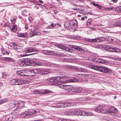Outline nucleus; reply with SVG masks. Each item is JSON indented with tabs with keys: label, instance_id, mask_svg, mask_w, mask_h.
I'll use <instances>...</instances> for the list:
<instances>
[{
	"label": "nucleus",
	"instance_id": "nucleus-1",
	"mask_svg": "<svg viewBox=\"0 0 121 121\" xmlns=\"http://www.w3.org/2000/svg\"><path fill=\"white\" fill-rule=\"evenodd\" d=\"M67 78L66 76H61L58 77H54L53 78V81L52 83L50 84L51 85H57L58 86V85L59 84H62V82H60V80L61 79H65Z\"/></svg>",
	"mask_w": 121,
	"mask_h": 121
},
{
	"label": "nucleus",
	"instance_id": "nucleus-2",
	"mask_svg": "<svg viewBox=\"0 0 121 121\" xmlns=\"http://www.w3.org/2000/svg\"><path fill=\"white\" fill-rule=\"evenodd\" d=\"M34 60L30 59H27L25 60H22L20 65L22 66H25L26 65L33 66L34 65Z\"/></svg>",
	"mask_w": 121,
	"mask_h": 121
},
{
	"label": "nucleus",
	"instance_id": "nucleus-3",
	"mask_svg": "<svg viewBox=\"0 0 121 121\" xmlns=\"http://www.w3.org/2000/svg\"><path fill=\"white\" fill-rule=\"evenodd\" d=\"M27 81L25 80L22 79H13L10 81L12 85H20L27 83Z\"/></svg>",
	"mask_w": 121,
	"mask_h": 121
},
{
	"label": "nucleus",
	"instance_id": "nucleus-4",
	"mask_svg": "<svg viewBox=\"0 0 121 121\" xmlns=\"http://www.w3.org/2000/svg\"><path fill=\"white\" fill-rule=\"evenodd\" d=\"M105 48L107 51L110 52H120L121 51V50L115 47H112V45H106Z\"/></svg>",
	"mask_w": 121,
	"mask_h": 121
},
{
	"label": "nucleus",
	"instance_id": "nucleus-5",
	"mask_svg": "<svg viewBox=\"0 0 121 121\" xmlns=\"http://www.w3.org/2000/svg\"><path fill=\"white\" fill-rule=\"evenodd\" d=\"M105 40V38L103 37H98L96 38L90 39L88 38H86L84 40L91 42H99L103 41Z\"/></svg>",
	"mask_w": 121,
	"mask_h": 121
},
{
	"label": "nucleus",
	"instance_id": "nucleus-6",
	"mask_svg": "<svg viewBox=\"0 0 121 121\" xmlns=\"http://www.w3.org/2000/svg\"><path fill=\"white\" fill-rule=\"evenodd\" d=\"M58 87L65 89L68 92L72 91L73 86L69 85H65L63 84H59L58 85Z\"/></svg>",
	"mask_w": 121,
	"mask_h": 121
},
{
	"label": "nucleus",
	"instance_id": "nucleus-7",
	"mask_svg": "<svg viewBox=\"0 0 121 121\" xmlns=\"http://www.w3.org/2000/svg\"><path fill=\"white\" fill-rule=\"evenodd\" d=\"M95 111L98 112L104 113H108V110L102 106H99L96 109Z\"/></svg>",
	"mask_w": 121,
	"mask_h": 121
},
{
	"label": "nucleus",
	"instance_id": "nucleus-8",
	"mask_svg": "<svg viewBox=\"0 0 121 121\" xmlns=\"http://www.w3.org/2000/svg\"><path fill=\"white\" fill-rule=\"evenodd\" d=\"M23 51L24 52L27 53L36 51L37 49L35 48L29 47L25 48L23 50Z\"/></svg>",
	"mask_w": 121,
	"mask_h": 121
},
{
	"label": "nucleus",
	"instance_id": "nucleus-9",
	"mask_svg": "<svg viewBox=\"0 0 121 121\" xmlns=\"http://www.w3.org/2000/svg\"><path fill=\"white\" fill-rule=\"evenodd\" d=\"M17 74L21 76H26L28 75L27 71L23 70H18L17 71Z\"/></svg>",
	"mask_w": 121,
	"mask_h": 121
},
{
	"label": "nucleus",
	"instance_id": "nucleus-10",
	"mask_svg": "<svg viewBox=\"0 0 121 121\" xmlns=\"http://www.w3.org/2000/svg\"><path fill=\"white\" fill-rule=\"evenodd\" d=\"M99 71L105 73H110L111 72L110 70L106 67H100L99 68Z\"/></svg>",
	"mask_w": 121,
	"mask_h": 121
},
{
	"label": "nucleus",
	"instance_id": "nucleus-11",
	"mask_svg": "<svg viewBox=\"0 0 121 121\" xmlns=\"http://www.w3.org/2000/svg\"><path fill=\"white\" fill-rule=\"evenodd\" d=\"M9 45L10 47L14 49H21L22 48V47L21 46H19L13 42L10 43Z\"/></svg>",
	"mask_w": 121,
	"mask_h": 121
},
{
	"label": "nucleus",
	"instance_id": "nucleus-12",
	"mask_svg": "<svg viewBox=\"0 0 121 121\" xmlns=\"http://www.w3.org/2000/svg\"><path fill=\"white\" fill-rule=\"evenodd\" d=\"M72 90V93H78L80 92L82 90V88L81 87H73Z\"/></svg>",
	"mask_w": 121,
	"mask_h": 121
},
{
	"label": "nucleus",
	"instance_id": "nucleus-13",
	"mask_svg": "<svg viewBox=\"0 0 121 121\" xmlns=\"http://www.w3.org/2000/svg\"><path fill=\"white\" fill-rule=\"evenodd\" d=\"M41 34V33L40 32L37 30L35 31V30L34 29L33 30V31H32L31 32V33L30 34V36L31 37H32L36 35H40Z\"/></svg>",
	"mask_w": 121,
	"mask_h": 121
},
{
	"label": "nucleus",
	"instance_id": "nucleus-14",
	"mask_svg": "<svg viewBox=\"0 0 121 121\" xmlns=\"http://www.w3.org/2000/svg\"><path fill=\"white\" fill-rule=\"evenodd\" d=\"M55 46L58 48L64 50L66 51H69V48L66 47L63 45L56 44H55Z\"/></svg>",
	"mask_w": 121,
	"mask_h": 121
},
{
	"label": "nucleus",
	"instance_id": "nucleus-15",
	"mask_svg": "<svg viewBox=\"0 0 121 121\" xmlns=\"http://www.w3.org/2000/svg\"><path fill=\"white\" fill-rule=\"evenodd\" d=\"M71 21V23L72 26V28H75L78 27V23L77 21L75 19Z\"/></svg>",
	"mask_w": 121,
	"mask_h": 121
},
{
	"label": "nucleus",
	"instance_id": "nucleus-16",
	"mask_svg": "<svg viewBox=\"0 0 121 121\" xmlns=\"http://www.w3.org/2000/svg\"><path fill=\"white\" fill-rule=\"evenodd\" d=\"M117 112V109L114 107H112L109 108V110H108V113H114Z\"/></svg>",
	"mask_w": 121,
	"mask_h": 121
},
{
	"label": "nucleus",
	"instance_id": "nucleus-17",
	"mask_svg": "<svg viewBox=\"0 0 121 121\" xmlns=\"http://www.w3.org/2000/svg\"><path fill=\"white\" fill-rule=\"evenodd\" d=\"M89 68L94 70L99 71V68L100 67L97 66L93 64H90L89 65Z\"/></svg>",
	"mask_w": 121,
	"mask_h": 121
},
{
	"label": "nucleus",
	"instance_id": "nucleus-18",
	"mask_svg": "<svg viewBox=\"0 0 121 121\" xmlns=\"http://www.w3.org/2000/svg\"><path fill=\"white\" fill-rule=\"evenodd\" d=\"M71 24V21H67L65 23L64 25L65 27H66L67 28H71L72 26Z\"/></svg>",
	"mask_w": 121,
	"mask_h": 121
},
{
	"label": "nucleus",
	"instance_id": "nucleus-19",
	"mask_svg": "<svg viewBox=\"0 0 121 121\" xmlns=\"http://www.w3.org/2000/svg\"><path fill=\"white\" fill-rule=\"evenodd\" d=\"M113 25L115 26H119L121 27V20L117 21L114 22Z\"/></svg>",
	"mask_w": 121,
	"mask_h": 121
},
{
	"label": "nucleus",
	"instance_id": "nucleus-20",
	"mask_svg": "<svg viewBox=\"0 0 121 121\" xmlns=\"http://www.w3.org/2000/svg\"><path fill=\"white\" fill-rule=\"evenodd\" d=\"M75 70L78 71H80L82 72H87V70L86 69L80 67L78 68L76 67Z\"/></svg>",
	"mask_w": 121,
	"mask_h": 121
},
{
	"label": "nucleus",
	"instance_id": "nucleus-21",
	"mask_svg": "<svg viewBox=\"0 0 121 121\" xmlns=\"http://www.w3.org/2000/svg\"><path fill=\"white\" fill-rule=\"evenodd\" d=\"M43 53L46 54L48 55H53L54 54V52L51 51H48L47 50H44L43 52Z\"/></svg>",
	"mask_w": 121,
	"mask_h": 121
},
{
	"label": "nucleus",
	"instance_id": "nucleus-22",
	"mask_svg": "<svg viewBox=\"0 0 121 121\" xmlns=\"http://www.w3.org/2000/svg\"><path fill=\"white\" fill-rule=\"evenodd\" d=\"M39 111V110L38 109H34L32 110V112H30V113H29V115H31L34 114H35L38 112Z\"/></svg>",
	"mask_w": 121,
	"mask_h": 121
},
{
	"label": "nucleus",
	"instance_id": "nucleus-23",
	"mask_svg": "<svg viewBox=\"0 0 121 121\" xmlns=\"http://www.w3.org/2000/svg\"><path fill=\"white\" fill-rule=\"evenodd\" d=\"M90 99L87 98H80L79 99H77V101L79 102V101H87L89 100Z\"/></svg>",
	"mask_w": 121,
	"mask_h": 121
},
{
	"label": "nucleus",
	"instance_id": "nucleus-24",
	"mask_svg": "<svg viewBox=\"0 0 121 121\" xmlns=\"http://www.w3.org/2000/svg\"><path fill=\"white\" fill-rule=\"evenodd\" d=\"M59 26L58 24H51L48 26L49 28L50 29H54L58 27Z\"/></svg>",
	"mask_w": 121,
	"mask_h": 121
},
{
	"label": "nucleus",
	"instance_id": "nucleus-25",
	"mask_svg": "<svg viewBox=\"0 0 121 121\" xmlns=\"http://www.w3.org/2000/svg\"><path fill=\"white\" fill-rule=\"evenodd\" d=\"M86 112L85 111L81 110H78V115L83 116H86Z\"/></svg>",
	"mask_w": 121,
	"mask_h": 121
},
{
	"label": "nucleus",
	"instance_id": "nucleus-26",
	"mask_svg": "<svg viewBox=\"0 0 121 121\" xmlns=\"http://www.w3.org/2000/svg\"><path fill=\"white\" fill-rule=\"evenodd\" d=\"M72 47L73 48L75 49L80 52H82L83 50V49L80 48V47L77 46L75 45H72Z\"/></svg>",
	"mask_w": 121,
	"mask_h": 121
},
{
	"label": "nucleus",
	"instance_id": "nucleus-27",
	"mask_svg": "<svg viewBox=\"0 0 121 121\" xmlns=\"http://www.w3.org/2000/svg\"><path fill=\"white\" fill-rule=\"evenodd\" d=\"M105 60L101 59H99L98 60H97V59L96 60H95V61L94 62H96L98 63H99L100 64H105Z\"/></svg>",
	"mask_w": 121,
	"mask_h": 121
},
{
	"label": "nucleus",
	"instance_id": "nucleus-28",
	"mask_svg": "<svg viewBox=\"0 0 121 121\" xmlns=\"http://www.w3.org/2000/svg\"><path fill=\"white\" fill-rule=\"evenodd\" d=\"M9 28L12 31L15 32L17 29V26L16 25L10 26Z\"/></svg>",
	"mask_w": 121,
	"mask_h": 121
},
{
	"label": "nucleus",
	"instance_id": "nucleus-29",
	"mask_svg": "<svg viewBox=\"0 0 121 121\" xmlns=\"http://www.w3.org/2000/svg\"><path fill=\"white\" fill-rule=\"evenodd\" d=\"M28 35V33H20L18 34V36L20 37H27Z\"/></svg>",
	"mask_w": 121,
	"mask_h": 121
},
{
	"label": "nucleus",
	"instance_id": "nucleus-30",
	"mask_svg": "<svg viewBox=\"0 0 121 121\" xmlns=\"http://www.w3.org/2000/svg\"><path fill=\"white\" fill-rule=\"evenodd\" d=\"M78 110H70L69 114L70 115H78Z\"/></svg>",
	"mask_w": 121,
	"mask_h": 121
},
{
	"label": "nucleus",
	"instance_id": "nucleus-31",
	"mask_svg": "<svg viewBox=\"0 0 121 121\" xmlns=\"http://www.w3.org/2000/svg\"><path fill=\"white\" fill-rule=\"evenodd\" d=\"M12 116L11 115H8L5 117V119L7 121H11L12 119Z\"/></svg>",
	"mask_w": 121,
	"mask_h": 121
},
{
	"label": "nucleus",
	"instance_id": "nucleus-32",
	"mask_svg": "<svg viewBox=\"0 0 121 121\" xmlns=\"http://www.w3.org/2000/svg\"><path fill=\"white\" fill-rule=\"evenodd\" d=\"M28 73L30 75V76H33L35 75L36 72L34 70H31L28 71Z\"/></svg>",
	"mask_w": 121,
	"mask_h": 121
},
{
	"label": "nucleus",
	"instance_id": "nucleus-33",
	"mask_svg": "<svg viewBox=\"0 0 121 121\" xmlns=\"http://www.w3.org/2000/svg\"><path fill=\"white\" fill-rule=\"evenodd\" d=\"M77 80L74 79H70L67 80L65 81V82H77Z\"/></svg>",
	"mask_w": 121,
	"mask_h": 121
},
{
	"label": "nucleus",
	"instance_id": "nucleus-34",
	"mask_svg": "<svg viewBox=\"0 0 121 121\" xmlns=\"http://www.w3.org/2000/svg\"><path fill=\"white\" fill-rule=\"evenodd\" d=\"M51 72V71L49 69H43V74H46Z\"/></svg>",
	"mask_w": 121,
	"mask_h": 121
},
{
	"label": "nucleus",
	"instance_id": "nucleus-35",
	"mask_svg": "<svg viewBox=\"0 0 121 121\" xmlns=\"http://www.w3.org/2000/svg\"><path fill=\"white\" fill-rule=\"evenodd\" d=\"M29 113H30V112L28 111L24 112L21 114V116L22 117H25L27 115H29Z\"/></svg>",
	"mask_w": 121,
	"mask_h": 121
},
{
	"label": "nucleus",
	"instance_id": "nucleus-36",
	"mask_svg": "<svg viewBox=\"0 0 121 121\" xmlns=\"http://www.w3.org/2000/svg\"><path fill=\"white\" fill-rule=\"evenodd\" d=\"M64 107H66L68 106H72L73 105V104L72 105L71 103H69L66 102L65 103H63Z\"/></svg>",
	"mask_w": 121,
	"mask_h": 121
},
{
	"label": "nucleus",
	"instance_id": "nucleus-37",
	"mask_svg": "<svg viewBox=\"0 0 121 121\" xmlns=\"http://www.w3.org/2000/svg\"><path fill=\"white\" fill-rule=\"evenodd\" d=\"M1 53L3 55L6 54L8 55L9 53L6 50L4 49V48H2L1 49Z\"/></svg>",
	"mask_w": 121,
	"mask_h": 121
},
{
	"label": "nucleus",
	"instance_id": "nucleus-38",
	"mask_svg": "<svg viewBox=\"0 0 121 121\" xmlns=\"http://www.w3.org/2000/svg\"><path fill=\"white\" fill-rule=\"evenodd\" d=\"M35 71L36 73L39 74H43V69H37Z\"/></svg>",
	"mask_w": 121,
	"mask_h": 121
},
{
	"label": "nucleus",
	"instance_id": "nucleus-39",
	"mask_svg": "<svg viewBox=\"0 0 121 121\" xmlns=\"http://www.w3.org/2000/svg\"><path fill=\"white\" fill-rule=\"evenodd\" d=\"M65 67L67 68H68L69 69H74L75 70V69H76V67H75L74 66H70L68 65H66L65 66Z\"/></svg>",
	"mask_w": 121,
	"mask_h": 121
},
{
	"label": "nucleus",
	"instance_id": "nucleus-40",
	"mask_svg": "<svg viewBox=\"0 0 121 121\" xmlns=\"http://www.w3.org/2000/svg\"><path fill=\"white\" fill-rule=\"evenodd\" d=\"M115 11L119 13H121V6L116 8L115 9Z\"/></svg>",
	"mask_w": 121,
	"mask_h": 121
},
{
	"label": "nucleus",
	"instance_id": "nucleus-41",
	"mask_svg": "<svg viewBox=\"0 0 121 121\" xmlns=\"http://www.w3.org/2000/svg\"><path fill=\"white\" fill-rule=\"evenodd\" d=\"M76 75H79V76L80 77H83L84 76H86V77H89V75L86 74H75V76H76Z\"/></svg>",
	"mask_w": 121,
	"mask_h": 121
},
{
	"label": "nucleus",
	"instance_id": "nucleus-42",
	"mask_svg": "<svg viewBox=\"0 0 121 121\" xmlns=\"http://www.w3.org/2000/svg\"><path fill=\"white\" fill-rule=\"evenodd\" d=\"M5 60L9 62H13L14 61L13 59L10 57H6L5 58Z\"/></svg>",
	"mask_w": 121,
	"mask_h": 121
},
{
	"label": "nucleus",
	"instance_id": "nucleus-43",
	"mask_svg": "<svg viewBox=\"0 0 121 121\" xmlns=\"http://www.w3.org/2000/svg\"><path fill=\"white\" fill-rule=\"evenodd\" d=\"M8 99L6 98L0 100V104H1L4 103L8 101Z\"/></svg>",
	"mask_w": 121,
	"mask_h": 121
},
{
	"label": "nucleus",
	"instance_id": "nucleus-44",
	"mask_svg": "<svg viewBox=\"0 0 121 121\" xmlns=\"http://www.w3.org/2000/svg\"><path fill=\"white\" fill-rule=\"evenodd\" d=\"M50 91L47 90H45L42 91V94H44L49 93Z\"/></svg>",
	"mask_w": 121,
	"mask_h": 121
},
{
	"label": "nucleus",
	"instance_id": "nucleus-45",
	"mask_svg": "<svg viewBox=\"0 0 121 121\" xmlns=\"http://www.w3.org/2000/svg\"><path fill=\"white\" fill-rule=\"evenodd\" d=\"M42 91H39L38 90H35L34 92V94H41Z\"/></svg>",
	"mask_w": 121,
	"mask_h": 121
},
{
	"label": "nucleus",
	"instance_id": "nucleus-46",
	"mask_svg": "<svg viewBox=\"0 0 121 121\" xmlns=\"http://www.w3.org/2000/svg\"><path fill=\"white\" fill-rule=\"evenodd\" d=\"M63 103H59L57 104L56 106L59 108H62L63 107Z\"/></svg>",
	"mask_w": 121,
	"mask_h": 121
},
{
	"label": "nucleus",
	"instance_id": "nucleus-47",
	"mask_svg": "<svg viewBox=\"0 0 121 121\" xmlns=\"http://www.w3.org/2000/svg\"><path fill=\"white\" fill-rule=\"evenodd\" d=\"M47 80L48 82L52 83L53 81V78H50L47 79Z\"/></svg>",
	"mask_w": 121,
	"mask_h": 121
},
{
	"label": "nucleus",
	"instance_id": "nucleus-48",
	"mask_svg": "<svg viewBox=\"0 0 121 121\" xmlns=\"http://www.w3.org/2000/svg\"><path fill=\"white\" fill-rule=\"evenodd\" d=\"M58 121H76L75 120L72 121L71 120H67L63 119H59L58 120Z\"/></svg>",
	"mask_w": 121,
	"mask_h": 121
},
{
	"label": "nucleus",
	"instance_id": "nucleus-49",
	"mask_svg": "<svg viewBox=\"0 0 121 121\" xmlns=\"http://www.w3.org/2000/svg\"><path fill=\"white\" fill-rule=\"evenodd\" d=\"M34 65L33 66H36L38 65L39 64H38V61H36L35 60H34Z\"/></svg>",
	"mask_w": 121,
	"mask_h": 121
},
{
	"label": "nucleus",
	"instance_id": "nucleus-50",
	"mask_svg": "<svg viewBox=\"0 0 121 121\" xmlns=\"http://www.w3.org/2000/svg\"><path fill=\"white\" fill-rule=\"evenodd\" d=\"M64 113L65 115H70V114H69V113H70V111L65 112Z\"/></svg>",
	"mask_w": 121,
	"mask_h": 121
},
{
	"label": "nucleus",
	"instance_id": "nucleus-51",
	"mask_svg": "<svg viewBox=\"0 0 121 121\" xmlns=\"http://www.w3.org/2000/svg\"><path fill=\"white\" fill-rule=\"evenodd\" d=\"M86 116H91L92 115V113L90 112H86Z\"/></svg>",
	"mask_w": 121,
	"mask_h": 121
},
{
	"label": "nucleus",
	"instance_id": "nucleus-52",
	"mask_svg": "<svg viewBox=\"0 0 121 121\" xmlns=\"http://www.w3.org/2000/svg\"><path fill=\"white\" fill-rule=\"evenodd\" d=\"M5 73H2V78H5V77L4 76H6V75H5Z\"/></svg>",
	"mask_w": 121,
	"mask_h": 121
},
{
	"label": "nucleus",
	"instance_id": "nucleus-53",
	"mask_svg": "<svg viewBox=\"0 0 121 121\" xmlns=\"http://www.w3.org/2000/svg\"><path fill=\"white\" fill-rule=\"evenodd\" d=\"M25 28L26 30L28 29V24H25Z\"/></svg>",
	"mask_w": 121,
	"mask_h": 121
},
{
	"label": "nucleus",
	"instance_id": "nucleus-54",
	"mask_svg": "<svg viewBox=\"0 0 121 121\" xmlns=\"http://www.w3.org/2000/svg\"><path fill=\"white\" fill-rule=\"evenodd\" d=\"M96 6L99 9H101L102 8V6H100L99 4H97V5H96Z\"/></svg>",
	"mask_w": 121,
	"mask_h": 121
},
{
	"label": "nucleus",
	"instance_id": "nucleus-55",
	"mask_svg": "<svg viewBox=\"0 0 121 121\" xmlns=\"http://www.w3.org/2000/svg\"><path fill=\"white\" fill-rule=\"evenodd\" d=\"M29 20L30 21V22H31L32 21V18L31 17H30L29 18Z\"/></svg>",
	"mask_w": 121,
	"mask_h": 121
},
{
	"label": "nucleus",
	"instance_id": "nucleus-56",
	"mask_svg": "<svg viewBox=\"0 0 121 121\" xmlns=\"http://www.w3.org/2000/svg\"><path fill=\"white\" fill-rule=\"evenodd\" d=\"M38 65H43V63H42L40 62H38Z\"/></svg>",
	"mask_w": 121,
	"mask_h": 121
},
{
	"label": "nucleus",
	"instance_id": "nucleus-57",
	"mask_svg": "<svg viewBox=\"0 0 121 121\" xmlns=\"http://www.w3.org/2000/svg\"><path fill=\"white\" fill-rule=\"evenodd\" d=\"M118 0H111V1L113 2H117Z\"/></svg>",
	"mask_w": 121,
	"mask_h": 121
},
{
	"label": "nucleus",
	"instance_id": "nucleus-58",
	"mask_svg": "<svg viewBox=\"0 0 121 121\" xmlns=\"http://www.w3.org/2000/svg\"><path fill=\"white\" fill-rule=\"evenodd\" d=\"M106 9L108 10H110L111 9H112L111 8H106Z\"/></svg>",
	"mask_w": 121,
	"mask_h": 121
},
{
	"label": "nucleus",
	"instance_id": "nucleus-59",
	"mask_svg": "<svg viewBox=\"0 0 121 121\" xmlns=\"http://www.w3.org/2000/svg\"><path fill=\"white\" fill-rule=\"evenodd\" d=\"M93 4V5L94 6H96V5H97V4H96L95 3V2H93L92 3Z\"/></svg>",
	"mask_w": 121,
	"mask_h": 121
},
{
	"label": "nucleus",
	"instance_id": "nucleus-60",
	"mask_svg": "<svg viewBox=\"0 0 121 121\" xmlns=\"http://www.w3.org/2000/svg\"><path fill=\"white\" fill-rule=\"evenodd\" d=\"M91 21H92V20H91V19H89L88 20V21H89V22H88V23H90V22H91Z\"/></svg>",
	"mask_w": 121,
	"mask_h": 121
},
{
	"label": "nucleus",
	"instance_id": "nucleus-61",
	"mask_svg": "<svg viewBox=\"0 0 121 121\" xmlns=\"http://www.w3.org/2000/svg\"><path fill=\"white\" fill-rule=\"evenodd\" d=\"M39 2H40V3H43V2L41 0H39Z\"/></svg>",
	"mask_w": 121,
	"mask_h": 121
},
{
	"label": "nucleus",
	"instance_id": "nucleus-62",
	"mask_svg": "<svg viewBox=\"0 0 121 121\" xmlns=\"http://www.w3.org/2000/svg\"><path fill=\"white\" fill-rule=\"evenodd\" d=\"M3 84L1 82L0 83V87H1L3 86Z\"/></svg>",
	"mask_w": 121,
	"mask_h": 121
},
{
	"label": "nucleus",
	"instance_id": "nucleus-63",
	"mask_svg": "<svg viewBox=\"0 0 121 121\" xmlns=\"http://www.w3.org/2000/svg\"><path fill=\"white\" fill-rule=\"evenodd\" d=\"M85 19V17H83L81 18V19L82 20H84Z\"/></svg>",
	"mask_w": 121,
	"mask_h": 121
},
{
	"label": "nucleus",
	"instance_id": "nucleus-64",
	"mask_svg": "<svg viewBox=\"0 0 121 121\" xmlns=\"http://www.w3.org/2000/svg\"><path fill=\"white\" fill-rule=\"evenodd\" d=\"M80 36L77 37H77H76V38L77 39H80Z\"/></svg>",
	"mask_w": 121,
	"mask_h": 121
}]
</instances>
